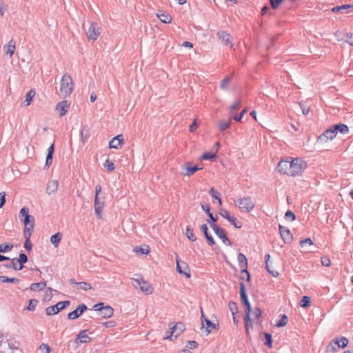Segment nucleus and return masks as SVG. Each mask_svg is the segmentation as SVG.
Listing matches in <instances>:
<instances>
[{"label": "nucleus", "instance_id": "nucleus-57", "mask_svg": "<svg viewBox=\"0 0 353 353\" xmlns=\"http://www.w3.org/2000/svg\"><path fill=\"white\" fill-rule=\"evenodd\" d=\"M240 105H241V101L240 99H238L236 100V101H234L230 107V112H232V111H234L236 110H238L239 108H240Z\"/></svg>", "mask_w": 353, "mask_h": 353}, {"label": "nucleus", "instance_id": "nucleus-46", "mask_svg": "<svg viewBox=\"0 0 353 353\" xmlns=\"http://www.w3.org/2000/svg\"><path fill=\"white\" fill-rule=\"evenodd\" d=\"M241 279L245 280L247 281H250V275L248 272L247 268L241 269Z\"/></svg>", "mask_w": 353, "mask_h": 353}, {"label": "nucleus", "instance_id": "nucleus-43", "mask_svg": "<svg viewBox=\"0 0 353 353\" xmlns=\"http://www.w3.org/2000/svg\"><path fill=\"white\" fill-rule=\"evenodd\" d=\"M288 321V319L286 315H281V319L276 323V326L278 327H283L287 324Z\"/></svg>", "mask_w": 353, "mask_h": 353}, {"label": "nucleus", "instance_id": "nucleus-61", "mask_svg": "<svg viewBox=\"0 0 353 353\" xmlns=\"http://www.w3.org/2000/svg\"><path fill=\"white\" fill-rule=\"evenodd\" d=\"M24 237L26 238V241H25V243H24V248L28 250H30L31 248H32V243L30 241V236H24Z\"/></svg>", "mask_w": 353, "mask_h": 353}, {"label": "nucleus", "instance_id": "nucleus-54", "mask_svg": "<svg viewBox=\"0 0 353 353\" xmlns=\"http://www.w3.org/2000/svg\"><path fill=\"white\" fill-rule=\"evenodd\" d=\"M8 9V6L3 0H0V17H3Z\"/></svg>", "mask_w": 353, "mask_h": 353}, {"label": "nucleus", "instance_id": "nucleus-39", "mask_svg": "<svg viewBox=\"0 0 353 353\" xmlns=\"http://www.w3.org/2000/svg\"><path fill=\"white\" fill-rule=\"evenodd\" d=\"M351 8H353V5L346 4L341 6H336L332 9V11L333 12H343V10H347Z\"/></svg>", "mask_w": 353, "mask_h": 353}, {"label": "nucleus", "instance_id": "nucleus-14", "mask_svg": "<svg viewBox=\"0 0 353 353\" xmlns=\"http://www.w3.org/2000/svg\"><path fill=\"white\" fill-rule=\"evenodd\" d=\"M336 137V134L332 127L325 130L320 136L317 137L318 143H324L328 140H332Z\"/></svg>", "mask_w": 353, "mask_h": 353}, {"label": "nucleus", "instance_id": "nucleus-6", "mask_svg": "<svg viewBox=\"0 0 353 353\" xmlns=\"http://www.w3.org/2000/svg\"><path fill=\"white\" fill-rule=\"evenodd\" d=\"M27 261V256L25 254L21 253L19 254V258L12 259L10 263L6 264L5 266L8 268H13L14 270H21L23 268V263Z\"/></svg>", "mask_w": 353, "mask_h": 353}, {"label": "nucleus", "instance_id": "nucleus-44", "mask_svg": "<svg viewBox=\"0 0 353 353\" xmlns=\"http://www.w3.org/2000/svg\"><path fill=\"white\" fill-rule=\"evenodd\" d=\"M219 214H220V215L221 216H223V218L227 219L228 221H233L232 220L233 219V216L230 214V212L227 210H224V209L221 208L220 210Z\"/></svg>", "mask_w": 353, "mask_h": 353}, {"label": "nucleus", "instance_id": "nucleus-36", "mask_svg": "<svg viewBox=\"0 0 353 353\" xmlns=\"http://www.w3.org/2000/svg\"><path fill=\"white\" fill-rule=\"evenodd\" d=\"M89 128L87 126H83L80 130V136L81 141L84 143L87 141L88 138Z\"/></svg>", "mask_w": 353, "mask_h": 353}, {"label": "nucleus", "instance_id": "nucleus-7", "mask_svg": "<svg viewBox=\"0 0 353 353\" xmlns=\"http://www.w3.org/2000/svg\"><path fill=\"white\" fill-rule=\"evenodd\" d=\"M136 283L135 288L139 287V289L146 294H151L153 293L154 288L150 283L145 281L141 276H139L137 279H133Z\"/></svg>", "mask_w": 353, "mask_h": 353}, {"label": "nucleus", "instance_id": "nucleus-19", "mask_svg": "<svg viewBox=\"0 0 353 353\" xmlns=\"http://www.w3.org/2000/svg\"><path fill=\"white\" fill-rule=\"evenodd\" d=\"M86 310H87V306L85 304L82 303L80 305H79V307L76 310L70 312L68 314V318L69 319H72V320L76 319L78 317H79L83 313V312L85 311Z\"/></svg>", "mask_w": 353, "mask_h": 353}, {"label": "nucleus", "instance_id": "nucleus-55", "mask_svg": "<svg viewBox=\"0 0 353 353\" xmlns=\"http://www.w3.org/2000/svg\"><path fill=\"white\" fill-rule=\"evenodd\" d=\"M336 344L334 341L332 339L329 344L327 345L326 350L327 352H335L336 350Z\"/></svg>", "mask_w": 353, "mask_h": 353}, {"label": "nucleus", "instance_id": "nucleus-63", "mask_svg": "<svg viewBox=\"0 0 353 353\" xmlns=\"http://www.w3.org/2000/svg\"><path fill=\"white\" fill-rule=\"evenodd\" d=\"M52 296V289L50 288H48L46 290V294L44 297V300L49 301Z\"/></svg>", "mask_w": 353, "mask_h": 353}, {"label": "nucleus", "instance_id": "nucleus-5", "mask_svg": "<svg viewBox=\"0 0 353 353\" xmlns=\"http://www.w3.org/2000/svg\"><path fill=\"white\" fill-rule=\"evenodd\" d=\"M234 203L241 212H250L255 208V203L250 196H240L234 199Z\"/></svg>", "mask_w": 353, "mask_h": 353}, {"label": "nucleus", "instance_id": "nucleus-47", "mask_svg": "<svg viewBox=\"0 0 353 353\" xmlns=\"http://www.w3.org/2000/svg\"><path fill=\"white\" fill-rule=\"evenodd\" d=\"M228 307L230 311L231 312L232 316L235 315V314L237 312L238 307L236 304V303L233 301H230L228 303Z\"/></svg>", "mask_w": 353, "mask_h": 353}, {"label": "nucleus", "instance_id": "nucleus-9", "mask_svg": "<svg viewBox=\"0 0 353 353\" xmlns=\"http://www.w3.org/2000/svg\"><path fill=\"white\" fill-rule=\"evenodd\" d=\"M95 310L99 311V315L103 318H110L114 314V310L109 305L104 306L103 303H99L94 305Z\"/></svg>", "mask_w": 353, "mask_h": 353}, {"label": "nucleus", "instance_id": "nucleus-15", "mask_svg": "<svg viewBox=\"0 0 353 353\" xmlns=\"http://www.w3.org/2000/svg\"><path fill=\"white\" fill-rule=\"evenodd\" d=\"M217 36L221 43L224 45H229L230 48L233 47L234 43L232 37L228 32L225 30H221L217 32Z\"/></svg>", "mask_w": 353, "mask_h": 353}, {"label": "nucleus", "instance_id": "nucleus-10", "mask_svg": "<svg viewBox=\"0 0 353 353\" xmlns=\"http://www.w3.org/2000/svg\"><path fill=\"white\" fill-rule=\"evenodd\" d=\"M69 301H60L55 305L50 306L46 308V314L48 316L54 315L59 313L61 310H63L70 305Z\"/></svg>", "mask_w": 353, "mask_h": 353}, {"label": "nucleus", "instance_id": "nucleus-33", "mask_svg": "<svg viewBox=\"0 0 353 353\" xmlns=\"http://www.w3.org/2000/svg\"><path fill=\"white\" fill-rule=\"evenodd\" d=\"M46 286V282H39L32 283L30 286V289L32 291H41L43 290Z\"/></svg>", "mask_w": 353, "mask_h": 353}, {"label": "nucleus", "instance_id": "nucleus-23", "mask_svg": "<svg viewBox=\"0 0 353 353\" xmlns=\"http://www.w3.org/2000/svg\"><path fill=\"white\" fill-rule=\"evenodd\" d=\"M279 231L281 236L285 243H290L292 240V236L290 230L283 225H279Z\"/></svg>", "mask_w": 353, "mask_h": 353}, {"label": "nucleus", "instance_id": "nucleus-45", "mask_svg": "<svg viewBox=\"0 0 353 353\" xmlns=\"http://www.w3.org/2000/svg\"><path fill=\"white\" fill-rule=\"evenodd\" d=\"M13 245L10 243H2L0 245V252H8L12 250Z\"/></svg>", "mask_w": 353, "mask_h": 353}, {"label": "nucleus", "instance_id": "nucleus-58", "mask_svg": "<svg viewBox=\"0 0 353 353\" xmlns=\"http://www.w3.org/2000/svg\"><path fill=\"white\" fill-rule=\"evenodd\" d=\"M285 219H289L291 221H294V220H295L296 216H295V214L291 210H288L285 212Z\"/></svg>", "mask_w": 353, "mask_h": 353}, {"label": "nucleus", "instance_id": "nucleus-34", "mask_svg": "<svg viewBox=\"0 0 353 353\" xmlns=\"http://www.w3.org/2000/svg\"><path fill=\"white\" fill-rule=\"evenodd\" d=\"M158 19L164 23H170L172 21V18L170 15H169L167 13L162 12V13H158L157 14Z\"/></svg>", "mask_w": 353, "mask_h": 353}, {"label": "nucleus", "instance_id": "nucleus-38", "mask_svg": "<svg viewBox=\"0 0 353 353\" xmlns=\"http://www.w3.org/2000/svg\"><path fill=\"white\" fill-rule=\"evenodd\" d=\"M185 235L187 238L192 241H194L196 239V237L194 234L193 230L190 228V226L186 227Z\"/></svg>", "mask_w": 353, "mask_h": 353}, {"label": "nucleus", "instance_id": "nucleus-28", "mask_svg": "<svg viewBox=\"0 0 353 353\" xmlns=\"http://www.w3.org/2000/svg\"><path fill=\"white\" fill-rule=\"evenodd\" d=\"M333 340L339 348L343 349L346 347L349 343V340L345 336L337 337Z\"/></svg>", "mask_w": 353, "mask_h": 353}, {"label": "nucleus", "instance_id": "nucleus-40", "mask_svg": "<svg viewBox=\"0 0 353 353\" xmlns=\"http://www.w3.org/2000/svg\"><path fill=\"white\" fill-rule=\"evenodd\" d=\"M206 326V331L208 333L211 332V329H215L216 326L214 323H212L210 320L208 319H205V321H203V327Z\"/></svg>", "mask_w": 353, "mask_h": 353}, {"label": "nucleus", "instance_id": "nucleus-1", "mask_svg": "<svg viewBox=\"0 0 353 353\" xmlns=\"http://www.w3.org/2000/svg\"><path fill=\"white\" fill-rule=\"evenodd\" d=\"M307 167V162L300 158L287 157L279 162L277 170L281 174L294 176L301 174Z\"/></svg>", "mask_w": 353, "mask_h": 353}, {"label": "nucleus", "instance_id": "nucleus-8", "mask_svg": "<svg viewBox=\"0 0 353 353\" xmlns=\"http://www.w3.org/2000/svg\"><path fill=\"white\" fill-rule=\"evenodd\" d=\"M101 32V28L94 22H92L86 31V36L89 41H94L97 39Z\"/></svg>", "mask_w": 353, "mask_h": 353}, {"label": "nucleus", "instance_id": "nucleus-60", "mask_svg": "<svg viewBox=\"0 0 353 353\" xmlns=\"http://www.w3.org/2000/svg\"><path fill=\"white\" fill-rule=\"evenodd\" d=\"M300 305L303 307H307L309 306V296H304L302 301L300 303Z\"/></svg>", "mask_w": 353, "mask_h": 353}, {"label": "nucleus", "instance_id": "nucleus-41", "mask_svg": "<svg viewBox=\"0 0 353 353\" xmlns=\"http://www.w3.org/2000/svg\"><path fill=\"white\" fill-rule=\"evenodd\" d=\"M216 158V153H212V152H206L204 153L202 156L200 157V160H210L212 161Z\"/></svg>", "mask_w": 353, "mask_h": 353}, {"label": "nucleus", "instance_id": "nucleus-53", "mask_svg": "<svg viewBox=\"0 0 353 353\" xmlns=\"http://www.w3.org/2000/svg\"><path fill=\"white\" fill-rule=\"evenodd\" d=\"M38 303V301L36 299H31L29 301V304L27 307V309L30 311H34L35 310V307Z\"/></svg>", "mask_w": 353, "mask_h": 353}, {"label": "nucleus", "instance_id": "nucleus-11", "mask_svg": "<svg viewBox=\"0 0 353 353\" xmlns=\"http://www.w3.org/2000/svg\"><path fill=\"white\" fill-rule=\"evenodd\" d=\"M210 225L214 230V233L217 235V236L222 240L224 244L229 246L231 245V243L228 239L224 229L219 227L214 223H210Z\"/></svg>", "mask_w": 353, "mask_h": 353}, {"label": "nucleus", "instance_id": "nucleus-48", "mask_svg": "<svg viewBox=\"0 0 353 353\" xmlns=\"http://www.w3.org/2000/svg\"><path fill=\"white\" fill-rule=\"evenodd\" d=\"M19 279L17 278H8L6 276H0V282H9V283H17Z\"/></svg>", "mask_w": 353, "mask_h": 353}, {"label": "nucleus", "instance_id": "nucleus-32", "mask_svg": "<svg viewBox=\"0 0 353 353\" xmlns=\"http://www.w3.org/2000/svg\"><path fill=\"white\" fill-rule=\"evenodd\" d=\"M62 239V234L61 232H57L50 237L51 243L55 247L57 248L59 244Z\"/></svg>", "mask_w": 353, "mask_h": 353}, {"label": "nucleus", "instance_id": "nucleus-62", "mask_svg": "<svg viewBox=\"0 0 353 353\" xmlns=\"http://www.w3.org/2000/svg\"><path fill=\"white\" fill-rule=\"evenodd\" d=\"M39 350L41 353H50V349L49 346L46 344H42L39 347Z\"/></svg>", "mask_w": 353, "mask_h": 353}, {"label": "nucleus", "instance_id": "nucleus-59", "mask_svg": "<svg viewBox=\"0 0 353 353\" xmlns=\"http://www.w3.org/2000/svg\"><path fill=\"white\" fill-rule=\"evenodd\" d=\"M53 154L54 153L48 152L46 160V166L49 167L52 164Z\"/></svg>", "mask_w": 353, "mask_h": 353}, {"label": "nucleus", "instance_id": "nucleus-12", "mask_svg": "<svg viewBox=\"0 0 353 353\" xmlns=\"http://www.w3.org/2000/svg\"><path fill=\"white\" fill-rule=\"evenodd\" d=\"M185 326L182 323H176L170 328V334L165 336L164 339L172 340V337H174V339L177 338L183 332Z\"/></svg>", "mask_w": 353, "mask_h": 353}, {"label": "nucleus", "instance_id": "nucleus-21", "mask_svg": "<svg viewBox=\"0 0 353 353\" xmlns=\"http://www.w3.org/2000/svg\"><path fill=\"white\" fill-rule=\"evenodd\" d=\"M16 50V42L13 39H11L3 46V50L6 55L11 58L14 53Z\"/></svg>", "mask_w": 353, "mask_h": 353}, {"label": "nucleus", "instance_id": "nucleus-31", "mask_svg": "<svg viewBox=\"0 0 353 353\" xmlns=\"http://www.w3.org/2000/svg\"><path fill=\"white\" fill-rule=\"evenodd\" d=\"M237 260L241 269L245 270V268H248V260L243 254L239 253L237 256Z\"/></svg>", "mask_w": 353, "mask_h": 353}, {"label": "nucleus", "instance_id": "nucleus-13", "mask_svg": "<svg viewBox=\"0 0 353 353\" xmlns=\"http://www.w3.org/2000/svg\"><path fill=\"white\" fill-rule=\"evenodd\" d=\"M104 200L105 198L103 196H94V208L98 219L102 218V213L105 205Z\"/></svg>", "mask_w": 353, "mask_h": 353}, {"label": "nucleus", "instance_id": "nucleus-50", "mask_svg": "<svg viewBox=\"0 0 353 353\" xmlns=\"http://www.w3.org/2000/svg\"><path fill=\"white\" fill-rule=\"evenodd\" d=\"M343 39H344L350 46H353V33H345Z\"/></svg>", "mask_w": 353, "mask_h": 353}, {"label": "nucleus", "instance_id": "nucleus-4", "mask_svg": "<svg viewBox=\"0 0 353 353\" xmlns=\"http://www.w3.org/2000/svg\"><path fill=\"white\" fill-rule=\"evenodd\" d=\"M74 89V82L72 77L68 74H64L60 81L59 94L63 97H69Z\"/></svg>", "mask_w": 353, "mask_h": 353}, {"label": "nucleus", "instance_id": "nucleus-26", "mask_svg": "<svg viewBox=\"0 0 353 353\" xmlns=\"http://www.w3.org/2000/svg\"><path fill=\"white\" fill-rule=\"evenodd\" d=\"M332 128L334 129V131L336 135L339 132H340L343 134H347L349 132V128H348L347 125L345 124H343V123H339V124L334 125L332 126Z\"/></svg>", "mask_w": 353, "mask_h": 353}, {"label": "nucleus", "instance_id": "nucleus-64", "mask_svg": "<svg viewBox=\"0 0 353 353\" xmlns=\"http://www.w3.org/2000/svg\"><path fill=\"white\" fill-rule=\"evenodd\" d=\"M321 264L323 266L328 267L330 265V260L329 258L326 256L321 257Z\"/></svg>", "mask_w": 353, "mask_h": 353}, {"label": "nucleus", "instance_id": "nucleus-24", "mask_svg": "<svg viewBox=\"0 0 353 353\" xmlns=\"http://www.w3.org/2000/svg\"><path fill=\"white\" fill-rule=\"evenodd\" d=\"M265 268L270 274H271L273 276L277 277L279 276V272L274 269L272 265V263L270 261V255L269 254H266L265 256Z\"/></svg>", "mask_w": 353, "mask_h": 353}, {"label": "nucleus", "instance_id": "nucleus-2", "mask_svg": "<svg viewBox=\"0 0 353 353\" xmlns=\"http://www.w3.org/2000/svg\"><path fill=\"white\" fill-rule=\"evenodd\" d=\"M240 285V297L242 303L245 305L247 310H246V314L244 317V321H245V327L246 330V333L248 335H249V326L251 327H253V323L250 317V314L252 311L251 305L248 301V296L245 292V285L243 283H241L239 284Z\"/></svg>", "mask_w": 353, "mask_h": 353}, {"label": "nucleus", "instance_id": "nucleus-20", "mask_svg": "<svg viewBox=\"0 0 353 353\" xmlns=\"http://www.w3.org/2000/svg\"><path fill=\"white\" fill-rule=\"evenodd\" d=\"M123 137L122 134H119L114 137L109 143V148L114 149H119L123 144Z\"/></svg>", "mask_w": 353, "mask_h": 353}, {"label": "nucleus", "instance_id": "nucleus-18", "mask_svg": "<svg viewBox=\"0 0 353 353\" xmlns=\"http://www.w3.org/2000/svg\"><path fill=\"white\" fill-rule=\"evenodd\" d=\"M176 270L177 272L185 276L187 278L190 277V270L188 265L186 263L182 262L176 258Z\"/></svg>", "mask_w": 353, "mask_h": 353}, {"label": "nucleus", "instance_id": "nucleus-56", "mask_svg": "<svg viewBox=\"0 0 353 353\" xmlns=\"http://www.w3.org/2000/svg\"><path fill=\"white\" fill-rule=\"evenodd\" d=\"M265 344L267 345L269 347H272V339L270 334L265 333Z\"/></svg>", "mask_w": 353, "mask_h": 353}, {"label": "nucleus", "instance_id": "nucleus-37", "mask_svg": "<svg viewBox=\"0 0 353 353\" xmlns=\"http://www.w3.org/2000/svg\"><path fill=\"white\" fill-rule=\"evenodd\" d=\"M231 124V119H229L228 121H221L219 122V130L221 132L225 131V130L228 129L230 127Z\"/></svg>", "mask_w": 353, "mask_h": 353}, {"label": "nucleus", "instance_id": "nucleus-27", "mask_svg": "<svg viewBox=\"0 0 353 353\" xmlns=\"http://www.w3.org/2000/svg\"><path fill=\"white\" fill-rule=\"evenodd\" d=\"M59 183L57 180L50 181L47 185L46 192L48 194L55 193L58 189Z\"/></svg>", "mask_w": 353, "mask_h": 353}, {"label": "nucleus", "instance_id": "nucleus-25", "mask_svg": "<svg viewBox=\"0 0 353 353\" xmlns=\"http://www.w3.org/2000/svg\"><path fill=\"white\" fill-rule=\"evenodd\" d=\"M70 104L66 101L59 102L56 105V110L61 117L65 115L68 112Z\"/></svg>", "mask_w": 353, "mask_h": 353}, {"label": "nucleus", "instance_id": "nucleus-51", "mask_svg": "<svg viewBox=\"0 0 353 353\" xmlns=\"http://www.w3.org/2000/svg\"><path fill=\"white\" fill-rule=\"evenodd\" d=\"M104 167L108 172H112L114 170L115 167L113 162L107 159L104 163Z\"/></svg>", "mask_w": 353, "mask_h": 353}, {"label": "nucleus", "instance_id": "nucleus-30", "mask_svg": "<svg viewBox=\"0 0 353 353\" xmlns=\"http://www.w3.org/2000/svg\"><path fill=\"white\" fill-rule=\"evenodd\" d=\"M201 230L205 234V238L208 240V243L210 245H213L215 244V241H214L212 236L208 233V229L205 224H203L201 226Z\"/></svg>", "mask_w": 353, "mask_h": 353}, {"label": "nucleus", "instance_id": "nucleus-35", "mask_svg": "<svg viewBox=\"0 0 353 353\" xmlns=\"http://www.w3.org/2000/svg\"><path fill=\"white\" fill-rule=\"evenodd\" d=\"M35 91L34 90H30L28 94H26V99L23 101V104L25 106H28L32 102L34 97L35 96Z\"/></svg>", "mask_w": 353, "mask_h": 353}, {"label": "nucleus", "instance_id": "nucleus-22", "mask_svg": "<svg viewBox=\"0 0 353 353\" xmlns=\"http://www.w3.org/2000/svg\"><path fill=\"white\" fill-rule=\"evenodd\" d=\"M69 282L72 285H75L77 286V289L79 290L86 292L92 289L91 285L87 282H76L73 279H70Z\"/></svg>", "mask_w": 353, "mask_h": 353}, {"label": "nucleus", "instance_id": "nucleus-16", "mask_svg": "<svg viewBox=\"0 0 353 353\" xmlns=\"http://www.w3.org/2000/svg\"><path fill=\"white\" fill-rule=\"evenodd\" d=\"M91 341V338L88 334V330H82L77 335V337L74 341L76 347L80 346L82 343H87Z\"/></svg>", "mask_w": 353, "mask_h": 353}, {"label": "nucleus", "instance_id": "nucleus-17", "mask_svg": "<svg viewBox=\"0 0 353 353\" xmlns=\"http://www.w3.org/2000/svg\"><path fill=\"white\" fill-rule=\"evenodd\" d=\"M181 169L183 175L190 176L194 174L196 171L202 170V168L192 166L190 162H186L182 165Z\"/></svg>", "mask_w": 353, "mask_h": 353}, {"label": "nucleus", "instance_id": "nucleus-52", "mask_svg": "<svg viewBox=\"0 0 353 353\" xmlns=\"http://www.w3.org/2000/svg\"><path fill=\"white\" fill-rule=\"evenodd\" d=\"M230 82V78L229 77H226L225 78H224L221 83V88L223 90L228 89Z\"/></svg>", "mask_w": 353, "mask_h": 353}, {"label": "nucleus", "instance_id": "nucleus-49", "mask_svg": "<svg viewBox=\"0 0 353 353\" xmlns=\"http://www.w3.org/2000/svg\"><path fill=\"white\" fill-rule=\"evenodd\" d=\"M262 314V312L259 307H255L254 309L252 310L251 314L253 318L257 319L261 317Z\"/></svg>", "mask_w": 353, "mask_h": 353}, {"label": "nucleus", "instance_id": "nucleus-42", "mask_svg": "<svg viewBox=\"0 0 353 353\" xmlns=\"http://www.w3.org/2000/svg\"><path fill=\"white\" fill-rule=\"evenodd\" d=\"M210 194L212 197L216 199L219 201V204L221 205L222 203L219 193L214 188H212L209 191Z\"/></svg>", "mask_w": 353, "mask_h": 353}, {"label": "nucleus", "instance_id": "nucleus-3", "mask_svg": "<svg viewBox=\"0 0 353 353\" xmlns=\"http://www.w3.org/2000/svg\"><path fill=\"white\" fill-rule=\"evenodd\" d=\"M19 218L24 224V236H31L34 230V219L29 214V210L27 208H23L19 212Z\"/></svg>", "mask_w": 353, "mask_h": 353}, {"label": "nucleus", "instance_id": "nucleus-29", "mask_svg": "<svg viewBox=\"0 0 353 353\" xmlns=\"http://www.w3.org/2000/svg\"><path fill=\"white\" fill-rule=\"evenodd\" d=\"M133 252L136 254H148L150 252V247L146 245L137 246L133 248Z\"/></svg>", "mask_w": 353, "mask_h": 353}]
</instances>
